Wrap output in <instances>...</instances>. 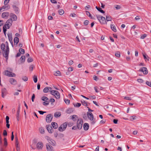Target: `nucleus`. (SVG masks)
<instances>
[{
    "instance_id": "f257e3e1",
    "label": "nucleus",
    "mask_w": 151,
    "mask_h": 151,
    "mask_svg": "<svg viewBox=\"0 0 151 151\" xmlns=\"http://www.w3.org/2000/svg\"><path fill=\"white\" fill-rule=\"evenodd\" d=\"M96 16L97 19L99 21L101 24H107L106 19L105 17L98 15H96Z\"/></svg>"
},
{
    "instance_id": "f03ea898",
    "label": "nucleus",
    "mask_w": 151,
    "mask_h": 151,
    "mask_svg": "<svg viewBox=\"0 0 151 151\" xmlns=\"http://www.w3.org/2000/svg\"><path fill=\"white\" fill-rule=\"evenodd\" d=\"M83 124V121L81 118L78 119L77 123V127L78 129H81L82 127Z\"/></svg>"
},
{
    "instance_id": "7ed1b4c3",
    "label": "nucleus",
    "mask_w": 151,
    "mask_h": 151,
    "mask_svg": "<svg viewBox=\"0 0 151 151\" xmlns=\"http://www.w3.org/2000/svg\"><path fill=\"white\" fill-rule=\"evenodd\" d=\"M9 51V46H6V49L5 51L3 52V55L5 57L7 60L8 58V55Z\"/></svg>"
},
{
    "instance_id": "20e7f679",
    "label": "nucleus",
    "mask_w": 151,
    "mask_h": 151,
    "mask_svg": "<svg viewBox=\"0 0 151 151\" xmlns=\"http://www.w3.org/2000/svg\"><path fill=\"white\" fill-rule=\"evenodd\" d=\"M12 19H9L6 22V24L4 26L7 27V29H8L12 25Z\"/></svg>"
},
{
    "instance_id": "39448f33",
    "label": "nucleus",
    "mask_w": 151,
    "mask_h": 151,
    "mask_svg": "<svg viewBox=\"0 0 151 151\" xmlns=\"http://www.w3.org/2000/svg\"><path fill=\"white\" fill-rule=\"evenodd\" d=\"M53 116L52 114H49L47 115L46 117V121L47 123H50L51 121L53 118Z\"/></svg>"
},
{
    "instance_id": "423d86ee",
    "label": "nucleus",
    "mask_w": 151,
    "mask_h": 151,
    "mask_svg": "<svg viewBox=\"0 0 151 151\" xmlns=\"http://www.w3.org/2000/svg\"><path fill=\"white\" fill-rule=\"evenodd\" d=\"M139 71L140 72H143V74L145 75H146L148 73L147 68L145 67H143L139 69Z\"/></svg>"
},
{
    "instance_id": "0eeeda50",
    "label": "nucleus",
    "mask_w": 151,
    "mask_h": 151,
    "mask_svg": "<svg viewBox=\"0 0 151 151\" xmlns=\"http://www.w3.org/2000/svg\"><path fill=\"white\" fill-rule=\"evenodd\" d=\"M46 146L47 151H54L53 147L49 143H47Z\"/></svg>"
},
{
    "instance_id": "6e6552de",
    "label": "nucleus",
    "mask_w": 151,
    "mask_h": 151,
    "mask_svg": "<svg viewBox=\"0 0 151 151\" xmlns=\"http://www.w3.org/2000/svg\"><path fill=\"white\" fill-rule=\"evenodd\" d=\"M9 15V13L8 12H5L2 14V17L4 19H7Z\"/></svg>"
},
{
    "instance_id": "1a4fd4ad",
    "label": "nucleus",
    "mask_w": 151,
    "mask_h": 151,
    "mask_svg": "<svg viewBox=\"0 0 151 151\" xmlns=\"http://www.w3.org/2000/svg\"><path fill=\"white\" fill-rule=\"evenodd\" d=\"M87 116L88 117L89 119L91 121L93 120V114L90 112H87Z\"/></svg>"
},
{
    "instance_id": "9d476101",
    "label": "nucleus",
    "mask_w": 151,
    "mask_h": 151,
    "mask_svg": "<svg viewBox=\"0 0 151 151\" xmlns=\"http://www.w3.org/2000/svg\"><path fill=\"white\" fill-rule=\"evenodd\" d=\"M46 127L47 130L49 133H52L53 131V129L51 125H47Z\"/></svg>"
},
{
    "instance_id": "9b49d317",
    "label": "nucleus",
    "mask_w": 151,
    "mask_h": 151,
    "mask_svg": "<svg viewBox=\"0 0 151 151\" xmlns=\"http://www.w3.org/2000/svg\"><path fill=\"white\" fill-rule=\"evenodd\" d=\"M12 7L15 12V13L16 14H18L19 12V8L14 5H12Z\"/></svg>"
},
{
    "instance_id": "f8f14e48",
    "label": "nucleus",
    "mask_w": 151,
    "mask_h": 151,
    "mask_svg": "<svg viewBox=\"0 0 151 151\" xmlns=\"http://www.w3.org/2000/svg\"><path fill=\"white\" fill-rule=\"evenodd\" d=\"M10 17L11 19H12V20L14 21H16L17 19V16L13 13H11L10 14Z\"/></svg>"
},
{
    "instance_id": "ddd939ff",
    "label": "nucleus",
    "mask_w": 151,
    "mask_h": 151,
    "mask_svg": "<svg viewBox=\"0 0 151 151\" xmlns=\"http://www.w3.org/2000/svg\"><path fill=\"white\" fill-rule=\"evenodd\" d=\"M43 147V144L41 142H38L37 144V147L38 149H42Z\"/></svg>"
},
{
    "instance_id": "4468645a",
    "label": "nucleus",
    "mask_w": 151,
    "mask_h": 151,
    "mask_svg": "<svg viewBox=\"0 0 151 151\" xmlns=\"http://www.w3.org/2000/svg\"><path fill=\"white\" fill-rule=\"evenodd\" d=\"M6 88H3L1 89V96L3 98H4L6 95Z\"/></svg>"
},
{
    "instance_id": "2eb2a0df",
    "label": "nucleus",
    "mask_w": 151,
    "mask_h": 151,
    "mask_svg": "<svg viewBox=\"0 0 151 151\" xmlns=\"http://www.w3.org/2000/svg\"><path fill=\"white\" fill-rule=\"evenodd\" d=\"M9 81L12 84L14 85L16 84L17 83V81L16 80L12 78L9 79Z\"/></svg>"
},
{
    "instance_id": "dca6fc26",
    "label": "nucleus",
    "mask_w": 151,
    "mask_h": 151,
    "mask_svg": "<svg viewBox=\"0 0 151 151\" xmlns=\"http://www.w3.org/2000/svg\"><path fill=\"white\" fill-rule=\"evenodd\" d=\"M54 92H55V93L54 96H55V98L57 99H59L60 98V95L59 93L57 91H54Z\"/></svg>"
},
{
    "instance_id": "f3484780",
    "label": "nucleus",
    "mask_w": 151,
    "mask_h": 151,
    "mask_svg": "<svg viewBox=\"0 0 151 151\" xmlns=\"http://www.w3.org/2000/svg\"><path fill=\"white\" fill-rule=\"evenodd\" d=\"M83 129H84L85 131L87 130L89 127V124L87 123H85L83 124Z\"/></svg>"
},
{
    "instance_id": "a211bd4d",
    "label": "nucleus",
    "mask_w": 151,
    "mask_h": 151,
    "mask_svg": "<svg viewBox=\"0 0 151 151\" xmlns=\"http://www.w3.org/2000/svg\"><path fill=\"white\" fill-rule=\"evenodd\" d=\"M4 75L10 77L11 74V72L8 70H5L4 71Z\"/></svg>"
},
{
    "instance_id": "6ab92c4d",
    "label": "nucleus",
    "mask_w": 151,
    "mask_h": 151,
    "mask_svg": "<svg viewBox=\"0 0 151 151\" xmlns=\"http://www.w3.org/2000/svg\"><path fill=\"white\" fill-rule=\"evenodd\" d=\"M49 143L51 144L52 146H55L56 145V143L55 140L51 139L50 140V141H49Z\"/></svg>"
},
{
    "instance_id": "aec40b11",
    "label": "nucleus",
    "mask_w": 151,
    "mask_h": 151,
    "mask_svg": "<svg viewBox=\"0 0 151 151\" xmlns=\"http://www.w3.org/2000/svg\"><path fill=\"white\" fill-rule=\"evenodd\" d=\"M14 45H17L19 42V38L17 37H15L14 40Z\"/></svg>"
},
{
    "instance_id": "412c9836",
    "label": "nucleus",
    "mask_w": 151,
    "mask_h": 151,
    "mask_svg": "<svg viewBox=\"0 0 151 151\" xmlns=\"http://www.w3.org/2000/svg\"><path fill=\"white\" fill-rule=\"evenodd\" d=\"M51 125L53 128L54 129H56L58 127L57 124L55 122H52Z\"/></svg>"
},
{
    "instance_id": "4be33fe9",
    "label": "nucleus",
    "mask_w": 151,
    "mask_h": 151,
    "mask_svg": "<svg viewBox=\"0 0 151 151\" xmlns=\"http://www.w3.org/2000/svg\"><path fill=\"white\" fill-rule=\"evenodd\" d=\"M111 28L112 30L115 32L117 31L115 26L114 24H111Z\"/></svg>"
},
{
    "instance_id": "5701e85b",
    "label": "nucleus",
    "mask_w": 151,
    "mask_h": 151,
    "mask_svg": "<svg viewBox=\"0 0 151 151\" xmlns=\"http://www.w3.org/2000/svg\"><path fill=\"white\" fill-rule=\"evenodd\" d=\"M8 37L9 41L12 40V33H8L7 34Z\"/></svg>"
},
{
    "instance_id": "b1692460",
    "label": "nucleus",
    "mask_w": 151,
    "mask_h": 151,
    "mask_svg": "<svg viewBox=\"0 0 151 151\" xmlns=\"http://www.w3.org/2000/svg\"><path fill=\"white\" fill-rule=\"evenodd\" d=\"M5 45L4 43H2L1 45V49L2 51V52H4L5 51Z\"/></svg>"
},
{
    "instance_id": "393cba45",
    "label": "nucleus",
    "mask_w": 151,
    "mask_h": 151,
    "mask_svg": "<svg viewBox=\"0 0 151 151\" xmlns=\"http://www.w3.org/2000/svg\"><path fill=\"white\" fill-rule=\"evenodd\" d=\"M96 8L101 13L103 14L105 13L104 11L101 8L98 7L97 6H96Z\"/></svg>"
},
{
    "instance_id": "a878e982",
    "label": "nucleus",
    "mask_w": 151,
    "mask_h": 151,
    "mask_svg": "<svg viewBox=\"0 0 151 151\" xmlns=\"http://www.w3.org/2000/svg\"><path fill=\"white\" fill-rule=\"evenodd\" d=\"M61 115V113L60 112H56L55 113L54 116L55 117L57 118L59 117Z\"/></svg>"
},
{
    "instance_id": "bb28decb",
    "label": "nucleus",
    "mask_w": 151,
    "mask_h": 151,
    "mask_svg": "<svg viewBox=\"0 0 151 151\" xmlns=\"http://www.w3.org/2000/svg\"><path fill=\"white\" fill-rule=\"evenodd\" d=\"M67 124H68L67 123V122H65L61 125V127H62L63 128V129L64 130H65L67 127Z\"/></svg>"
},
{
    "instance_id": "cd10ccee",
    "label": "nucleus",
    "mask_w": 151,
    "mask_h": 151,
    "mask_svg": "<svg viewBox=\"0 0 151 151\" xmlns=\"http://www.w3.org/2000/svg\"><path fill=\"white\" fill-rule=\"evenodd\" d=\"M73 111V110L72 108L68 109L66 111V113L68 114H70L72 113Z\"/></svg>"
},
{
    "instance_id": "c85d7f7f",
    "label": "nucleus",
    "mask_w": 151,
    "mask_h": 151,
    "mask_svg": "<svg viewBox=\"0 0 151 151\" xmlns=\"http://www.w3.org/2000/svg\"><path fill=\"white\" fill-rule=\"evenodd\" d=\"M40 133L41 134H44L45 133V130L42 127H40L39 129Z\"/></svg>"
},
{
    "instance_id": "c756f323",
    "label": "nucleus",
    "mask_w": 151,
    "mask_h": 151,
    "mask_svg": "<svg viewBox=\"0 0 151 151\" xmlns=\"http://www.w3.org/2000/svg\"><path fill=\"white\" fill-rule=\"evenodd\" d=\"M3 30L4 33L5 35L6 36V32L7 30L6 29H7V27H6L5 26H4L3 27Z\"/></svg>"
},
{
    "instance_id": "7c9ffc66",
    "label": "nucleus",
    "mask_w": 151,
    "mask_h": 151,
    "mask_svg": "<svg viewBox=\"0 0 151 151\" xmlns=\"http://www.w3.org/2000/svg\"><path fill=\"white\" fill-rule=\"evenodd\" d=\"M112 20L111 17L110 16H106V21H111Z\"/></svg>"
},
{
    "instance_id": "2f4dec72",
    "label": "nucleus",
    "mask_w": 151,
    "mask_h": 151,
    "mask_svg": "<svg viewBox=\"0 0 151 151\" xmlns=\"http://www.w3.org/2000/svg\"><path fill=\"white\" fill-rule=\"evenodd\" d=\"M6 5L3 6L2 7L0 8V11H4L6 10Z\"/></svg>"
},
{
    "instance_id": "473e14b6",
    "label": "nucleus",
    "mask_w": 151,
    "mask_h": 151,
    "mask_svg": "<svg viewBox=\"0 0 151 151\" xmlns=\"http://www.w3.org/2000/svg\"><path fill=\"white\" fill-rule=\"evenodd\" d=\"M21 61L22 62V63H23L25 62V57L24 56H21L20 58Z\"/></svg>"
},
{
    "instance_id": "72a5a7b5",
    "label": "nucleus",
    "mask_w": 151,
    "mask_h": 151,
    "mask_svg": "<svg viewBox=\"0 0 151 151\" xmlns=\"http://www.w3.org/2000/svg\"><path fill=\"white\" fill-rule=\"evenodd\" d=\"M49 88L48 87L45 88L43 90V92L45 93H47L48 92Z\"/></svg>"
},
{
    "instance_id": "f704fd0d",
    "label": "nucleus",
    "mask_w": 151,
    "mask_h": 151,
    "mask_svg": "<svg viewBox=\"0 0 151 151\" xmlns=\"http://www.w3.org/2000/svg\"><path fill=\"white\" fill-rule=\"evenodd\" d=\"M33 81L35 83H36L37 82V76L34 75L33 77Z\"/></svg>"
},
{
    "instance_id": "c9c22d12",
    "label": "nucleus",
    "mask_w": 151,
    "mask_h": 151,
    "mask_svg": "<svg viewBox=\"0 0 151 151\" xmlns=\"http://www.w3.org/2000/svg\"><path fill=\"white\" fill-rule=\"evenodd\" d=\"M115 55L116 57L119 58L120 56V52L119 51L116 52L115 53Z\"/></svg>"
},
{
    "instance_id": "e433bc0d",
    "label": "nucleus",
    "mask_w": 151,
    "mask_h": 151,
    "mask_svg": "<svg viewBox=\"0 0 151 151\" xmlns=\"http://www.w3.org/2000/svg\"><path fill=\"white\" fill-rule=\"evenodd\" d=\"M58 12L60 15H62L64 13V12L63 9H60L58 11Z\"/></svg>"
},
{
    "instance_id": "4c0bfd02",
    "label": "nucleus",
    "mask_w": 151,
    "mask_h": 151,
    "mask_svg": "<svg viewBox=\"0 0 151 151\" xmlns=\"http://www.w3.org/2000/svg\"><path fill=\"white\" fill-rule=\"evenodd\" d=\"M19 51L21 53V54H24L25 51L24 49L20 48L19 50Z\"/></svg>"
},
{
    "instance_id": "58836bf2",
    "label": "nucleus",
    "mask_w": 151,
    "mask_h": 151,
    "mask_svg": "<svg viewBox=\"0 0 151 151\" xmlns=\"http://www.w3.org/2000/svg\"><path fill=\"white\" fill-rule=\"evenodd\" d=\"M42 100L43 101H46L48 100V99L46 96H42L41 98Z\"/></svg>"
},
{
    "instance_id": "ea45409f",
    "label": "nucleus",
    "mask_w": 151,
    "mask_h": 151,
    "mask_svg": "<svg viewBox=\"0 0 151 151\" xmlns=\"http://www.w3.org/2000/svg\"><path fill=\"white\" fill-rule=\"evenodd\" d=\"M82 104L84 106H87L88 105L86 101L84 100H83L81 101Z\"/></svg>"
},
{
    "instance_id": "a19ab883",
    "label": "nucleus",
    "mask_w": 151,
    "mask_h": 151,
    "mask_svg": "<svg viewBox=\"0 0 151 151\" xmlns=\"http://www.w3.org/2000/svg\"><path fill=\"white\" fill-rule=\"evenodd\" d=\"M137 117L134 116H132L130 117V119L131 121H133L137 119Z\"/></svg>"
},
{
    "instance_id": "79ce46f5",
    "label": "nucleus",
    "mask_w": 151,
    "mask_h": 151,
    "mask_svg": "<svg viewBox=\"0 0 151 151\" xmlns=\"http://www.w3.org/2000/svg\"><path fill=\"white\" fill-rule=\"evenodd\" d=\"M43 103V104L44 105L46 106L49 104V101H44Z\"/></svg>"
},
{
    "instance_id": "37998d69",
    "label": "nucleus",
    "mask_w": 151,
    "mask_h": 151,
    "mask_svg": "<svg viewBox=\"0 0 151 151\" xmlns=\"http://www.w3.org/2000/svg\"><path fill=\"white\" fill-rule=\"evenodd\" d=\"M143 56L144 58V59L146 61V60H147L148 61L149 60V57L147 56V57L146 56V55L145 54H143Z\"/></svg>"
},
{
    "instance_id": "c03bdc74",
    "label": "nucleus",
    "mask_w": 151,
    "mask_h": 151,
    "mask_svg": "<svg viewBox=\"0 0 151 151\" xmlns=\"http://www.w3.org/2000/svg\"><path fill=\"white\" fill-rule=\"evenodd\" d=\"M33 59L31 57H29L28 58L27 60V61L28 63L32 62L33 61Z\"/></svg>"
},
{
    "instance_id": "a18cd8bd",
    "label": "nucleus",
    "mask_w": 151,
    "mask_h": 151,
    "mask_svg": "<svg viewBox=\"0 0 151 151\" xmlns=\"http://www.w3.org/2000/svg\"><path fill=\"white\" fill-rule=\"evenodd\" d=\"M55 73L56 74H55V76H61V73L59 71H56Z\"/></svg>"
},
{
    "instance_id": "49530a36",
    "label": "nucleus",
    "mask_w": 151,
    "mask_h": 151,
    "mask_svg": "<svg viewBox=\"0 0 151 151\" xmlns=\"http://www.w3.org/2000/svg\"><path fill=\"white\" fill-rule=\"evenodd\" d=\"M58 129L60 132H63L64 131V130L63 129V128L62 127H61V125L60 127H59Z\"/></svg>"
},
{
    "instance_id": "de8ad7c7",
    "label": "nucleus",
    "mask_w": 151,
    "mask_h": 151,
    "mask_svg": "<svg viewBox=\"0 0 151 151\" xmlns=\"http://www.w3.org/2000/svg\"><path fill=\"white\" fill-rule=\"evenodd\" d=\"M64 101L65 102L66 104H69L70 103V100L68 99H65Z\"/></svg>"
},
{
    "instance_id": "09e8293b",
    "label": "nucleus",
    "mask_w": 151,
    "mask_h": 151,
    "mask_svg": "<svg viewBox=\"0 0 151 151\" xmlns=\"http://www.w3.org/2000/svg\"><path fill=\"white\" fill-rule=\"evenodd\" d=\"M81 103H77L76 104L74 105L75 107H79L81 106Z\"/></svg>"
},
{
    "instance_id": "8fccbe9b",
    "label": "nucleus",
    "mask_w": 151,
    "mask_h": 151,
    "mask_svg": "<svg viewBox=\"0 0 151 151\" xmlns=\"http://www.w3.org/2000/svg\"><path fill=\"white\" fill-rule=\"evenodd\" d=\"M147 35L145 34L142 35L141 36L140 38L141 39H143L145 38L147 36Z\"/></svg>"
},
{
    "instance_id": "3c124183",
    "label": "nucleus",
    "mask_w": 151,
    "mask_h": 151,
    "mask_svg": "<svg viewBox=\"0 0 151 151\" xmlns=\"http://www.w3.org/2000/svg\"><path fill=\"white\" fill-rule=\"evenodd\" d=\"M49 101L51 102V104L52 105V104L53 103H54L55 102V100L54 99L51 98Z\"/></svg>"
},
{
    "instance_id": "603ef678",
    "label": "nucleus",
    "mask_w": 151,
    "mask_h": 151,
    "mask_svg": "<svg viewBox=\"0 0 151 151\" xmlns=\"http://www.w3.org/2000/svg\"><path fill=\"white\" fill-rule=\"evenodd\" d=\"M89 22V21L88 20H86L84 22V24L85 25H87Z\"/></svg>"
},
{
    "instance_id": "864d4df0",
    "label": "nucleus",
    "mask_w": 151,
    "mask_h": 151,
    "mask_svg": "<svg viewBox=\"0 0 151 151\" xmlns=\"http://www.w3.org/2000/svg\"><path fill=\"white\" fill-rule=\"evenodd\" d=\"M77 117V116L75 115H74L72 116V119L73 120V121H76V119H75V118H76Z\"/></svg>"
},
{
    "instance_id": "5fc2aeb1",
    "label": "nucleus",
    "mask_w": 151,
    "mask_h": 151,
    "mask_svg": "<svg viewBox=\"0 0 151 151\" xmlns=\"http://www.w3.org/2000/svg\"><path fill=\"white\" fill-rule=\"evenodd\" d=\"M146 84L149 86L151 87V82L147 81L146 82Z\"/></svg>"
},
{
    "instance_id": "6e6d98bb",
    "label": "nucleus",
    "mask_w": 151,
    "mask_h": 151,
    "mask_svg": "<svg viewBox=\"0 0 151 151\" xmlns=\"http://www.w3.org/2000/svg\"><path fill=\"white\" fill-rule=\"evenodd\" d=\"M22 80L24 81H27L28 80V78L26 76H24L22 78Z\"/></svg>"
},
{
    "instance_id": "4d7b16f0",
    "label": "nucleus",
    "mask_w": 151,
    "mask_h": 151,
    "mask_svg": "<svg viewBox=\"0 0 151 151\" xmlns=\"http://www.w3.org/2000/svg\"><path fill=\"white\" fill-rule=\"evenodd\" d=\"M10 0H5L4 2V5H6L9 2Z\"/></svg>"
},
{
    "instance_id": "13d9d810",
    "label": "nucleus",
    "mask_w": 151,
    "mask_h": 151,
    "mask_svg": "<svg viewBox=\"0 0 151 151\" xmlns=\"http://www.w3.org/2000/svg\"><path fill=\"white\" fill-rule=\"evenodd\" d=\"M3 134L4 136H6L7 135V132L6 130H4L3 131Z\"/></svg>"
},
{
    "instance_id": "bf43d9fd",
    "label": "nucleus",
    "mask_w": 151,
    "mask_h": 151,
    "mask_svg": "<svg viewBox=\"0 0 151 151\" xmlns=\"http://www.w3.org/2000/svg\"><path fill=\"white\" fill-rule=\"evenodd\" d=\"M137 81L139 83H143L144 81L142 79L140 78L137 79Z\"/></svg>"
},
{
    "instance_id": "052dcab7",
    "label": "nucleus",
    "mask_w": 151,
    "mask_h": 151,
    "mask_svg": "<svg viewBox=\"0 0 151 151\" xmlns=\"http://www.w3.org/2000/svg\"><path fill=\"white\" fill-rule=\"evenodd\" d=\"M124 99L128 100H132L131 98L129 97H124Z\"/></svg>"
},
{
    "instance_id": "680f3d73",
    "label": "nucleus",
    "mask_w": 151,
    "mask_h": 151,
    "mask_svg": "<svg viewBox=\"0 0 151 151\" xmlns=\"http://www.w3.org/2000/svg\"><path fill=\"white\" fill-rule=\"evenodd\" d=\"M38 112L41 115H43L44 113H46V111H39Z\"/></svg>"
},
{
    "instance_id": "e2e57ef3",
    "label": "nucleus",
    "mask_w": 151,
    "mask_h": 151,
    "mask_svg": "<svg viewBox=\"0 0 151 151\" xmlns=\"http://www.w3.org/2000/svg\"><path fill=\"white\" fill-rule=\"evenodd\" d=\"M6 10H8V9H9L10 8V6L9 5L7 4L6 5Z\"/></svg>"
},
{
    "instance_id": "0e129e2a",
    "label": "nucleus",
    "mask_w": 151,
    "mask_h": 151,
    "mask_svg": "<svg viewBox=\"0 0 151 151\" xmlns=\"http://www.w3.org/2000/svg\"><path fill=\"white\" fill-rule=\"evenodd\" d=\"M35 94L33 93L32 94V100L33 102L34 101V99L35 98Z\"/></svg>"
},
{
    "instance_id": "69168bd1",
    "label": "nucleus",
    "mask_w": 151,
    "mask_h": 151,
    "mask_svg": "<svg viewBox=\"0 0 151 151\" xmlns=\"http://www.w3.org/2000/svg\"><path fill=\"white\" fill-rule=\"evenodd\" d=\"M93 79L94 80L97 81L99 79V78L97 76H94L93 77Z\"/></svg>"
},
{
    "instance_id": "338daca9",
    "label": "nucleus",
    "mask_w": 151,
    "mask_h": 151,
    "mask_svg": "<svg viewBox=\"0 0 151 151\" xmlns=\"http://www.w3.org/2000/svg\"><path fill=\"white\" fill-rule=\"evenodd\" d=\"M73 70V68L72 67H69L68 69V71L69 72L72 71Z\"/></svg>"
},
{
    "instance_id": "774afa93",
    "label": "nucleus",
    "mask_w": 151,
    "mask_h": 151,
    "mask_svg": "<svg viewBox=\"0 0 151 151\" xmlns=\"http://www.w3.org/2000/svg\"><path fill=\"white\" fill-rule=\"evenodd\" d=\"M33 65H30L29 68V70L30 71H32L33 70Z\"/></svg>"
}]
</instances>
